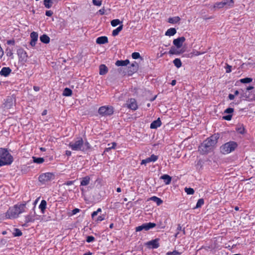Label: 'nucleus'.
I'll return each mask as SVG.
<instances>
[{"label": "nucleus", "mask_w": 255, "mask_h": 255, "mask_svg": "<svg viewBox=\"0 0 255 255\" xmlns=\"http://www.w3.org/2000/svg\"><path fill=\"white\" fill-rule=\"evenodd\" d=\"M201 53L197 51H193V52L191 53L190 54L191 55V56L194 55V56H198L200 55Z\"/></svg>", "instance_id": "4d7b16f0"}, {"label": "nucleus", "mask_w": 255, "mask_h": 255, "mask_svg": "<svg viewBox=\"0 0 255 255\" xmlns=\"http://www.w3.org/2000/svg\"><path fill=\"white\" fill-rule=\"evenodd\" d=\"M151 161L150 160V159L149 157L146 158L145 159H143L141 162V164H144L146 165V164L151 162Z\"/></svg>", "instance_id": "de8ad7c7"}, {"label": "nucleus", "mask_w": 255, "mask_h": 255, "mask_svg": "<svg viewBox=\"0 0 255 255\" xmlns=\"http://www.w3.org/2000/svg\"><path fill=\"white\" fill-rule=\"evenodd\" d=\"M180 20V18L179 16H175L169 17L168 22L170 23H176Z\"/></svg>", "instance_id": "a878e982"}, {"label": "nucleus", "mask_w": 255, "mask_h": 255, "mask_svg": "<svg viewBox=\"0 0 255 255\" xmlns=\"http://www.w3.org/2000/svg\"><path fill=\"white\" fill-rule=\"evenodd\" d=\"M33 161L35 163L40 164L44 162V159L42 157H33Z\"/></svg>", "instance_id": "f704fd0d"}, {"label": "nucleus", "mask_w": 255, "mask_h": 255, "mask_svg": "<svg viewBox=\"0 0 255 255\" xmlns=\"http://www.w3.org/2000/svg\"><path fill=\"white\" fill-rule=\"evenodd\" d=\"M159 239L156 238L154 240L147 242L146 243V245L148 247L151 248L152 249H157L159 247Z\"/></svg>", "instance_id": "f8f14e48"}, {"label": "nucleus", "mask_w": 255, "mask_h": 255, "mask_svg": "<svg viewBox=\"0 0 255 255\" xmlns=\"http://www.w3.org/2000/svg\"><path fill=\"white\" fill-rule=\"evenodd\" d=\"M236 129H237V131L240 133L243 134L244 132L245 129L243 127H241L238 128H237Z\"/></svg>", "instance_id": "3c124183"}, {"label": "nucleus", "mask_w": 255, "mask_h": 255, "mask_svg": "<svg viewBox=\"0 0 255 255\" xmlns=\"http://www.w3.org/2000/svg\"><path fill=\"white\" fill-rule=\"evenodd\" d=\"M17 54L18 57L19 61L21 62H26L28 55L26 52L22 48H19L17 50Z\"/></svg>", "instance_id": "1a4fd4ad"}, {"label": "nucleus", "mask_w": 255, "mask_h": 255, "mask_svg": "<svg viewBox=\"0 0 255 255\" xmlns=\"http://www.w3.org/2000/svg\"><path fill=\"white\" fill-rule=\"evenodd\" d=\"M14 105L13 99L11 97H8L6 98L4 103V108L6 109L11 108Z\"/></svg>", "instance_id": "4468645a"}, {"label": "nucleus", "mask_w": 255, "mask_h": 255, "mask_svg": "<svg viewBox=\"0 0 255 255\" xmlns=\"http://www.w3.org/2000/svg\"><path fill=\"white\" fill-rule=\"evenodd\" d=\"M72 94V91L68 88H66L64 89L63 92V95L64 96H70Z\"/></svg>", "instance_id": "7c9ffc66"}, {"label": "nucleus", "mask_w": 255, "mask_h": 255, "mask_svg": "<svg viewBox=\"0 0 255 255\" xmlns=\"http://www.w3.org/2000/svg\"><path fill=\"white\" fill-rule=\"evenodd\" d=\"M232 115H228L226 116L223 117V119L227 120V121H230L232 119Z\"/></svg>", "instance_id": "864d4df0"}, {"label": "nucleus", "mask_w": 255, "mask_h": 255, "mask_svg": "<svg viewBox=\"0 0 255 255\" xmlns=\"http://www.w3.org/2000/svg\"><path fill=\"white\" fill-rule=\"evenodd\" d=\"M108 42L107 36H101L97 38L96 43L99 44H103Z\"/></svg>", "instance_id": "6ab92c4d"}, {"label": "nucleus", "mask_w": 255, "mask_h": 255, "mask_svg": "<svg viewBox=\"0 0 255 255\" xmlns=\"http://www.w3.org/2000/svg\"><path fill=\"white\" fill-rule=\"evenodd\" d=\"M105 215H102V216H99L98 217L97 219V221L100 222L105 219Z\"/></svg>", "instance_id": "5fc2aeb1"}, {"label": "nucleus", "mask_w": 255, "mask_h": 255, "mask_svg": "<svg viewBox=\"0 0 255 255\" xmlns=\"http://www.w3.org/2000/svg\"><path fill=\"white\" fill-rule=\"evenodd\" d=\"M204 203V201L203 198L199 199L196 204V208H198L201 207Z\"/></svg>", "instance_id": "ea45409f"}, {"label": "nucleus", "mask_w": 255, "mask_h": 255, "mask_svg": "<svg viewBox=\"0 0 255 255\" xmlns=\"http://www.w3.org/2000/svg\"><path fill=\"white\" fill-rule=\"evenodd\" d=\"M2 155L0 156V166L10 165L13 161V157L5 148H2Z\"/></svg>", "instance_id": "20e7f679"}, {"label": "nucleus", "mask_w": 255, "mask_h": 255, "mask_svg": "<svg viewBox=\"0 0 255 255\" xmlns=\"http://www.w3.org/2000/svg\"><path fill=\"white\" fill-rule=\"evenodd\" d=\"M149 158L150 159L151 162H155L158 159V156L154 154H152L150 157H149Z\"/></svg>", "instance_id": "09e8293b"}, {"label": "nucleus", "mask_w": 255, "mask_h": 255, "mask_svg": "<svg viewBox=\"0 0 255 255\" xmlns=\"http://www.w3.org/2000/svg\"><path fill=\"white\" fill-rule=\"evenodd\" d=\"M11 72L9 67H3L0 71V74L4 77L7 76Z\"/></svg>", "instance_id": "f3484780"}, {"label": "nucleus", "mask_w": 255, "mask_h": 255, "mask_svg": "<svg viewBox=\"0 0 255 255\" xmlns=\"http://www.w3.org/2000/svg\"><path fill=\"white\" fill-rule=\"evenodd\" d=\"M132 58L134 59H137L140 58V54L138 52H133L131 55Z\"/></svg>", "instance_id": "a18cd8bd"}, {"label": "nucleus", "mask_w": 255, "mask_h": 255, "mask_svg": "<svg viewBox=\"0 0 255 255\" xmlns=\"http://www.w3.org/2000/svg\"><path fill=\"white\" fill-rule=\"evenodd\" d=\"M185 191L188 195H192L194 193V190L192 188L186 187L185 188Z\"/></svg>", "instance_id": "a19ab883"}, {"label": "nucleus", "mask_w": 255, "mask_h": 255, "mask_svg": "<svg viewBox=\"0 0 255 255\" xmlns=\"http://www.w3.org/2000/svg\"><path fill=\"white\" fill-rule=\"evenodd\" d=\"M54 2L52 0H44L43 4L47 8H50L52 7Z\"/></svg>", "instance_id": "cd10ccee"}, {"label": "nucleus", "mask_w": 255, "mask_h": 255, "mask_svg": "<svg viewBox=\"0 0 255 255\" xmlns=\"http://www.w3.org/2000/svg\"><path fill=\"white\" fill-rule=\"evenodd\" d=\"M129 64V61L128 59L125 60H117L115 63L117 66H127Z\"/></svg>", "instance_id": "aec40b11"}, {"label": "nucleus", "mask_w": 255, "mask_h": 255, "mask_svg": "<svg viewBox=\"0 0 255 255\" xmlns=\"http://www.w3.org/2000/svg\"><path fill=\"white\" fill-rule=\"evenodd\" d=\"M75 181H68L63 184V185H71L74 184Z\"/></svg>", "instance_id": "bf43d9fd"}, {"label": "nucleus", "mask_w": 255, "mask_h": 255, "mask_svg": "<svg viewBox=\"0 0 255 255\" xmlns=\"http://www.w3.org/2000/svg\"><path fill=\"white\" fill-rule=\"evenodd\" d=\"M6 43L8 45H14L15 44V41L14 39L8 40L7 41Z\"/></svg>", "instance_id": "6e6d98bb"}, {"label": "nucleus", "mask_w": 255, "mask_h": 255, "mask_svg": "<svg viewBox=\"0 0 255 255\" xmlns=\"http://www.w3.org/2000/svg\"><path fill=\"white\" fill-rule=\"evenodd\" d=\"M55 178L54 174L50 172L43 173L40 175L38 178L40 182L45 183L53 180Z\"/></svg>", "instance_id": "0eeeda50"}, {"label": "nucleus", "mask_w": 255, "mask_h": 255, "mask_svg": "<svg viewBox=\"0 0 255 255\" xmlns=\"http://www.w3.org/2000/svg\"><path fill=\"white\" fill-rule=\"evenodd\" d=\"M229 99H230V100H234V98H235V95H233V94H229Z\"/></svg>", "instance_id": "338daca9"}, {"label": "nucleus", "mask_w": 255, "mask_h": 255, "mask_svg": "<svg viewBox=\"0 0 255 255\" xmlns=\"http://www.w3.org/2000/svg\"><path fill=\"white\" fill-rule=\"evenodd\" d=\"M98 215L97 212L94 211L92 214V218L93 219L95 216Z\"/></svg>", "instance_id": "774afa93"}, {"label": "nucleus", "mask_w": 255, "mask_h": 255, "mask_svg": "<svg viewBox=\"0 0 255 255\" xmlns=\"http://www.w3.org/2000/svg\"><path fill=\"white\" fill-rule=\"evenodd\" d=\"M53 12L51 10H47L45 14L47 16H51L53 14Z\"/></svg>", "instance_id": "13d9d810"}, {"label": "nucleus", "mask_w": 255, "mask_h": 255, "mask_svg": "<svg viewBox=\"0 0 255 255\" xmlns=\"http://www.w3.org/2000/svg\"><path fill=\"white\" fill-rule=\"evenodd\" d=\"M176 33V30L175 28H170L165 32V35L173 36Z\"/></svg>", "instance_id": "bb28decb"}, {"label": "nucleus", "mask_w": 255, "mask_h": 255, "mask_svg": "<svg viewBox=\"0 0 255 255\" xmlns=\"http://www.w3.org/2000/svg\"><path fill=\"white\" fill-rule=\"evenodd\" d=\"M111 25L113 27L117 26L118 24L122 23V21H120L119 19H115L111 21Z\"/></svg>", "instance_id": "c9c22d12"}, {"label": "nucleus", "mask_w": 255, "mask_h": 255, "mask_svg": "<svg viewBox=\"0 0 255 255\" xmlns=\"http://www.w3.org/2000/svg\"><path fill=\"white\" fill-rule=\"evenodd\" d=\"M6 55L9 57H11V58H13V52L12 50L9 48H7L5 50Z\"/></svg>", "instance_id": "37998d69"}, {"label": "nucleus", "mask_w": 255, "mask_h": 255, "mask_svg": "<svg viewBox=\"0 0 255 255\" xmlns=\"http://www.w3.org/2000/svg\"><path fill=\"white\" fill-rule=\"evenodd\" d=\"M40 41L45 44H47L50 42V38L46 34H43L40 36Z\"/></svg>", "instance_id": "412c9836"}, {"label": "nucleus", "mask_w": 255, "mask_h": 255, "mask_svg": "<svg viewBox=\"0 0 255 255\" xmlns=\"http://www.w3.org/2000/svg\"><path fill=\"white\" fill-rule=\"evenodd\" d=\"M234 112V109L232 108H227L225 110L224 113L227 114H231Z\"/></svg>", "instance_id": "603ef678"}, {"label": "nucleus", "mask_w": 255, "mask_h": 255, "mask_svg": "<svg viewBox=\"0 0 255 255\" xmlns=\"http://www.w3.org/2000/svg\"><path fill=\"white\" fill-rule=\"evenodd\" d=\"M26 204L25 202L9 208L5 213V218L10 219L17 218L20 214L25 212Z\"/></svg>", "instance_id": "7ed1b4c3"}, {"label": "nucleus", "mask_w": 255, "mask_h": 255, "mask_svg": "<svg viewBox=\"0 0 255 255\" xmlns=\"http://www.w3.org/2000/svg\"><path fill=\"white\" fill-rule=\"evenodd\" d=\"M185 41V38L184 36L178 37L176 39H175L173 41V44L177 48H181L184 42Z\"/></svg>", "instance_id": "ddd939ff"}, {"label": "nucleus", "mask_w": 255, "mask_h": 255, "mask_svg": "<svg viewBox=\"0 0 255 255\" xmlns=\"http://www.w3.org/2000/svg\"><path fill=\"white\" fill-rule=\"evenodd\" d=\"M38 33L36 32L33 31L30 33L31 40H37L38 39Z\"/></svg>", "instance_id": "e433bc0d"}, {"label": "nucleus", "mask_w": 255, "mask_h": 255, "mask_svg": "<svg viewBox=\"0 0 255 255\" xmlns=\"http://www.w3.org/2000/svg\"><path fill=\"white\" fill-rule=\"evenodd\" d=\"M90 180V178L89 176H85L82 178L80 184L81 186H86L89 184Z\"/></svg>", "instance_id": "b1692460"}, {"label": "nucleus", "mask_w": 255, "mask_h": 255, "mask_svg": "<svg viewBox=\"0 0 255 255\" xmlns=\"http://www.w3.org/2000/svg\"><path fill=\"white\" fill-rule=\"evenodd\" d=\"M220 137L218 133H215L205 140L198 147V151L201 154H207L213 151L216 147Z\"/></svg>", "instance_id": "f257e3e1"}, {"label": "nucleus", "mask_w": 255, "mask_h": 255, "mask_svg": "<svg viewBox=\"0 0 255 255\" xmlns=\"http://www.w3.org/2000/svg\"><path fill=\"white\" fill-rule=\"evenodd\" d=\"M150 199L153 201H154V202H155L157 204V205L159 206L160 205V204H161L163 202L162 200L156 197V196H153V197H151Z\"/></svg>", "instance_id": "c85d7f7f"}, {"label": "nucleus", "mask_w": 255, "mask_h": 255, "mask_svg": "<svg viewBox=\"0 0 255 255\" xmlns=\"http://www.w3.org/2000/svg\"><path fill=\"white\" fill-rule=\"evenodd\" d=\"M170 54L179 55L181 53V51H178L174 47H172L169 51Z\"/></svg>", "instance_id": "2f4dec72"}, {"label": "nucleus", "mask_w": 255, "mask_h": 255, "mask_svg": "<svg viewBox=\"0 0 255 255\" xmlns=\"http://www.w3.org/2000/svg\"><path fill=\"white\" fill-rule=\"evenodd\" d=\"M231 72V66L228 65L227 68L226 69V72L227 73H230Z\"/></svg>", "instance_id": "0e129e2a"}, {"label": "nucleus", "mask_w": 255, "mask_h": 255, "mask_svg": "<svg viewBox=\"0 0 255 255\" xmlns=\"http://www.w3.org/2000/svg\"><path fill=\"white\" fill-rule=\"evenodd\" d=\"M34 217H35L34 215H30V214L25 216V223L24 225L25 226L26 224L28 223L29 222H33L35 221Z\"/></svg>", "instance_id": "4be33fe9"}, {"label": "nucleus", "mask_w": 255, "mask_h": 255, "mask_svg": "<svg viewBox=\"0 0 255 255\" xmlns=\"http://www.w3.org/2000/svg\"><path fill=\"white\" fill-rule=\"evenodd\" d=\"M105 9L103 8L99 10V13L100 14L103 15L105 13Z\"/></svg>", "instance_id": "e2e57ef3"}, {"label": "nucleus", "mask_w": 255, "mask_h": 255, "mask_svg": "<svg viewBox=\"0 0 255 255\" xmlns=\"http://www.w3.org/2000/svg\"><path fill=\"white\" fill-rule=\"evenodd\" d=\"M173 64L177 68H180L182 66V62L180 59L176 58L173 61Z\"/></svg>", "instance_id": "473e14b6"}, {"label": "nucleus", "mask_w": 255, "mask_h": 255, "mask_svg": "<svg viewBox=\"0 0 255 255\" xmlns=\"http://www.w3.org/2000/svg\"><path fill=\"white\" fill-rule=\"evenodd\" d=\"M108 72L107 67L104 64H101L99 66V74L101 75H104L107 74Z\"/></svg>", "instance_id": "a211bd4d"}, {"label": "nucleus", "mask_w": 255, "mask_h": 255, "mask_svg": "<svg viewBox=\"0 0 255 255\" xmlns=\"http://www.w3.org/2000/svg\"><path fill=\"white\" fill-rule=\"evenodd\" d=\"M241 90L242 91V93H241V97L244 98L246 100H249V95H250L249 92L248 93L246 91L244 92V91L242 89Z\"/></svg>", "instance_id": "58836bf2"}, {"label": "nucleus", "mask_w": 255, "mask_h": 255, "mask_svg": "<svg viewBox=\"0 0 255 255\" xmlns=\"http://www.w3.org/2000/svg\"><path fill=\"white\" fill-rule=\"evenodd\" d=\"M69 146L73 150L83 152L87 151L91 147L90 143L87 141L84 142L82 137H78L76 140L70 142Z\"/></svg>", "instance_id": "f03ea898"}, {"label": "nucleus", "mask_w": 255, "mask_h": 255, "mask_svg": "<svg viewBox=\"0 0 255 255\" xmlns=\"http://www.w3.org/2000/svg\"><path fill=\"white\" fill-rule=\"evenodd\" d=\"M13 234L14 237H19L22 235V233L19 229L15 228L14 230Z\"/></svg>", "instance_id": "4c0bfd02"}, {"label": "nucleus", "mask_w": 255, "mask_h": 255, "mask_svg": "<svg viewBox=\"0 0 255 255\" xmlns=\"http://www.w3.org/2000/svg\"><path fill=\"white\" fill-rule=\"evenodd\" d=\"M98 113L101 116H110L114 113V108L112 106H102L98 110Z\"/></svg>", "instance_id": "423d86ee"}, {"label": "nucleus", "mask_w": 255, "mask_h": 255, "mask_svg": "<svg viewBox=\"0 0 255 255\" xmlns=\"http://www.w3.org/2000/svg\"><path fill=\"white\" fill-rule=\"evenodd\" d=\"M128 103L126 104V106L128 109L133 111H135L137 109L138 106L136 101L134 99L131 98L128 101Z\"/></svg>", "instance_id": "9b49d317"}, {"label": "nucleus", "mask_w": 255, "mask_h": 255, "mask_svg": "<svg viewBox=\"0 0 255 255\" xmlns=\"http://www.w3.org/2000/svg\"><path fill=\"white\" fill-rule=\"evenodd\" d=\"M156 225L154 223H147L142 224L140 226L136 227L135 228L136 232H140L142 230L148 231L150 229L156 227Z\"/></svg>", "instance_id": "6e6552de"}, {"label": "nucleus", "mask_w": 255, "mask_h": 255, "mask_svg": "<svg viewBox=\"0 0 255 255\" xmlns=\"http://www.w3.org/2000/svg\"><path fill=\"white\" fill-rule=\"evenodd\" d=\"M112 144V146H111L110 144H108V147L105 148L104 151L105 152H109L111 149L115 148L117 143L116 142H113Z\"/></svg>", "instance_id": "72a5a7b5"}, {"label": "nucleus", "mask_w": 255, "mask_h": 255, "mask_svg": "<svg viewBox=\"0 0 255 255\" xmlns=\"http://www.w3.org/2000/svg\"><path fill=\"white\" fill-rule=\"evenodd\" d=\"M181 253H179V252L177 251H173V252H168L166 254V255H180Z\"/></svg>", "instance_id": "c03bdc74"}, {"label": "nucleus", "mask_w": 255, "mask_h": 255, "mask_svg": "<svg viewBox=\"0 0 255 255\" xmlns=\"http://www.w3.org/2000/svg\"><path fill=\"white\" fill-rule=\"evenodd\" d=\"M138 64L136 62H134L132 63L129 67V68H132V70H128L127 74L128 76H131L134 73L136 72L138 69Z\"/></svg>", "instance_id": "2eb2a0df"}, {"label": "nucleus", "mask_w": 255, "mask_h": 255, "mask_svg": "<svg viewBox=\"0 0 255 255\" xmlns=\"http://www.w3.org/2000/svg\"><path fill=\"white\" fill-rule=\"evenodd\" d=\"M93 3L95 5L101 6L102 4V1L100 0H93Z\"/></svg>", "instance_id": "8fccbe9b"}, {"label": "nucleus", "mask_w": 255, "mask_h": 255, "mask_svg": "<svg viewBox=\"0 0 255 255\" xmlns=\"http://www.w3.org/2000/svg\"><path fill=\"white\" fill-rule=\"evenodd\" d=\"M47 203L44 200H42L39 205V208L41 210L42 213H44V210L46 208Z\"/></svg>", "instance_id": "393cba45"}, {"label": "nucleus", "mask_w": 255, "mask_h": 255, "mask_svg": "<svg viewBox=\"0 0 255 255\" xmlns=\"http://www.w3.org/2000/svg\"><path fill=\"white\" fill-rule=\"evenodd\" d=\"M238 144L237 142L231 141L222 145L220 147V151L223 154H228L235 150Z\"/></svg>", "instance_id": "39448f33"}, {"label": "nucleus", "mask_w": 255, "mask_h": 255, "mask_svg": "<svg viewBox=\"0 0 255 255\" xmlns=\"http://www.w3.org/2000/svg\"><path fill=\"white\" fill-rule=\"evenodd\" d=\"M95 240V238L92 236H89L87 237L86 242L88 243H91L94 242Z\"/></svg>", "instance_id": "49530a36"}, {"label": "nucleus", "mask_w": 255, "mask_h": 255, "mask_svg": "<svg viewBox=\"0 0 255 255\" xmlns=\"http://www.w3.org/2000/svg\"><path fill=\"white\" fill-rule=\"evenodd\" d=\"M161 125V122L160 118H158L156 120L152 122L150 126V128L151 129H156Z\"/></svg>", "instance_id": "dca6fc26"}, {"label": "nucleus", "mask_w": 255, "mask_h": 255, "mask_svg": "<svg viewBox=\"0 0 255 255\" xmlns=\"http://www.w3.org/2000/svg\"><path fill=\"white\" fill-rule=\"evenodd\" d=\"M37 40H31L30 44L31 46L33 47L35 45Z\"/></svg>", "instance_id": "680f3d73"}, {"label": "nucleus", "mask_w": 255, "mask_h": 255, "mask_svg": "<svg viewBox=\"0 0 255 255\" xmlns=\"http://www.w3.org/2000/svg\"><path fill=\"white\" fill-rule=\"evenodd\" d=\"M253 81L252 78H245L243 79H241L240 80V82L242 83H249Z\"/></svg>", "instance_id": "79ce46f5"}, {"label": "nucleus", "mask_w": 255, "mask_h": 255, "mask_svg": "<svg viewBox=\"0 0 255 255\" xmlns=\"http://www.w3.org/2000/svg\"><path fill=\"white\" fill-rule=\"evenodd\" d=\"M3 55V51L1 47L0 46V59L1 58L2 56Z\"/></svg>", "instance_id": "69168bd1"}, {"label": "nucleus", "mask_w": 255, "mask_h": 255, "mask_svg": "<svg viewBox=\"0 0 255 255\" xmlns=\"http://www.w3.org/2000/svg\"><path fill=\"white\" fill-rule=\"evenodd\" d=\"M160 179H163L166 185L169 184L171 181V177L167 174L161 176Z\"/></svg>", "instance_id": "5701e85b"}, {"label": "nucleus", "mask_w": 255, "mask_h": 255, "mask_svg": "<svg viewBox=\"0 0 255 255\" xmlns=\"http://www.w3.org/2000/svg\"><path fill=\"white\" fill-rule=\"evenodd\" d=\"M80 211V210L78 208H75L72 210V214L75 215L78 213Z\"/></svg>", "instance_id": "052dcab7"}, {"label": "nucleus", "mask_w": 255, "mask_h": 255, "mask_svg": "<svg viewBox=\"0 0 255 255\" xmlns=\"http://www.w3.org/2000/svg\"><path fill=\"white\" fill-rule=\"evenodd\" d=\"M234 4L233 0H224L219 2L216 3L214 7L218 8L223 7L224 6H233Z\"/></svg>", "instance_id": "9d476101"}, {"label": "nucleus", "mask_w": 255, "mask_h": 255, "mask_svg": "<svg viewBox=\"0 0 255 255\" xmlns=\"http://www.w3.org/2000/svg\"><path fill=\"white\" fill-rule=\"evenodd\" d=\"M123 28V25H120L116 29H114L112 32V35L114 36H117L119 34V32L122 31Z\"/></svg>", "instance_id": "c756f323"}]
</instances>
